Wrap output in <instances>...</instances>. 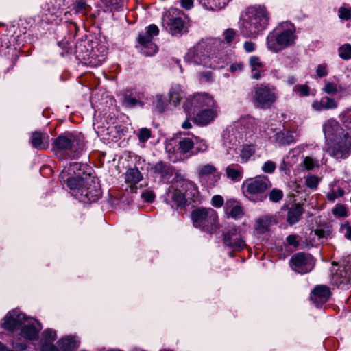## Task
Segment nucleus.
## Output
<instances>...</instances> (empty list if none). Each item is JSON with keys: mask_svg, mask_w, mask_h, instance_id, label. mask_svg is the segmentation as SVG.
Wrapping results in <instances>:
<instances>
[{"mask_svg": "<svg viewBox=\"0 0 351 351\" xmlns=\"http://www.w3.org/2000/svg\"><path fill=\"white\" fill-rule=\"evenodd\" d=\"M269 13L264 6L248 8L242 16L241 33L245 37L255 38L267 27Z\"/></svg>", "mask_w": 351, "mask_h": 351, "instance_id": "1", "label": "nucleus"}, {"mask_svg": "<svg viewBox=\"0 0 351 351\" xmlns=\"http://www.w3.org/2000/svg\"><path fill=\"white\" fill-rule=\"evenodd\" d=\"M298 36L294 25L289 22L279 23L267 36V47L277 53L295 45Z\"/></svg>", "mask_w": 351, "mask_h": 351, "instance_id": "2", "label": "nucleus"}, {"mask_svg": "<svg viewBox=\"0 0 351 351\" xmlns=\"http://www.w3.org/2000/svg\"><path fill=\"white\" fill-rule=\"evenodd\" d=\"M185 60L189 63L201 65L204 67L217 69L223 66V58L211 50L204 42L198 43L186 53Z\"/></svg>", "mask_w": 351, "mask_h": 351, "instance_id": "3", "label": "nucleus"}, {"mask_svg": "<svg viewBox=\"0 0 351 351\" xmlns=\"http://www.w3.org/2000/svg\"><path fill=\"white\" fill-rule=\"evenodd\" d=\"M68 187L75 198L84 203L95 202L101 193L99 183L90 176L79 182L75 180H69Z\"/></svg>", "mask_w": 351, "mask_h": 351, "instance_id": "4", "label": "nucleus"}, {"mask_svg": "<svg viewBox=\"0 0 351 351\" xmlns=\"http://www.w3.org/2000/svg\"><path fill=\"white\" fill-rule=\"evenodd\" d=\"M271 186V182L267 176H257L244 180L241 190L249 200L261 202L267 198L266 192Z\"/></svg>", "mask_w": 351, "mask_h": 351, "instance_id": "5", "label": "nucleus"}, {"mask_svg": "<svg viewBox=\"0 0 351 351\" xmlns=\"http://www.w3.org/2000/svg\"><path fill=\"white\" fill-rule=\"evenodd\" d=\"M193 226L209 234L216 233L219 229L217 213L211 208H197L191 213Z\"/></svg>", "mask_w": 351, "mask_h": 351, "instance_id": "6", "label": "nucleus"}, {"mask_svg": "<svg viewBox=\"0 0 351 351\" xmlns=\"http://www.w3.org/2000/svg\"><path fill=\"white\" fill-rule=\"evenodd\" d=\"M277 99L278 93L276 87L269 84H257L252 91V100L256 108H269Z\"/></svg>", "mask_w": 351, "mask_h": 351, "instance_id": "7", "label": "nucleus"}, {"mask_svg": "<svg viewBox=\"0 0 351 351\" xmlns=\"http://www.w3.org/2000/svg\"><path fill=\"white\" fill-rule=\"evenodd\" d=\"M162 25L172 36H180L187 32L182 11L173 8L163 14Z\"/></svg>", "mask_w": 351, "mask_h": 351, "instance_id": "8", "label": "nucleus"}, {"mask_svg": "<svg viewBox=\"0 0 351 351\" xmlns=\"http://www.w3.org/2000/svg\"><path fill=\"white\" fill-rule=\"evenodd\" d=\"M326 152L335 159H346L351 154V134L349 132L326 144Z\"/></svg>", "mask_w": 351, "mask_h": 351, "instance_id": "9", "label": "nucleus"}, {"mask_svg": "<svg viewBox=\"0 0 351 351\" xmlns=\"http://www.w3.org/2000/svg\"><path fill=\"white\" fill-rule=\"evenodd\" d=\"M75 141L76 137L70 133H64L58 136L53 143L56 156L60 159L73 156V153L75 152Z\"/></svg>", "mask_w": 351, "mask_h": 351, "instance_id": "10", "label": "nucleus"}, {"mask_svg": "<svg viewBox=\"0 0 351 351\" xmlns=\"http://www.w3.org/2000/svg\"><path fill=\"white\" fill-rule=\"evenodd\" d=\"M335 266L337 265L333 263L332 283L338 287L348 289L351 285V258L343 260L337 269L335 268Z\"/></svg>", "mask_w": 351, "mask_h": 351, "instance_id": "11", "label": "nucleus"}, {"mask_svg": "<svg viewBox=\"0 0 351 351\" xmlns=\"http://www.w3.org/2000/svg\"><path fill=\"white\" fill-rule=\"evenodd\" d=\"M159 34L158 27L152 24L146 27L145 32L139 33L138 42L141 46V51L146 56H153L158 50L157 46L153 43V37Z\"/></svg>", "mask_w": 351, "mask_h": 351, "instance_id": "12", "label": "nucleus"}, {"mask_svg": "<svg viewBox=\"0 0 351 351\" xmlns=\"http://www.w3.org/2000/svg\"><path fill=\"white\" fill-rule=\"evenodd\" d=\"M223 237L224 245L234 250L241 251L247 246L241 234V230L234 226L227 229L223 232Z\"/></svg>", "mask_w": 351, "mask_h": 351, "instance_id": "13", "label": "nucleus"}, {"mask_svg": "<svg viewBox=\"0 0 351 351\" xmlns=\"http://www.w3.org/2000/svg\"><path fill=\"white\" fill-rule=\"evenodd\" d=\"M196 173L200 180L206 182V184L210 187L215 186L221 178V173L212 164L199 165L197 168Z\"/></svg>", "mask_w": 351, "mask_h": 351, "instance_id": "14", "label": "nucleus"}, {"mask_svg": "<svg viewBox=\"0 0 351 351\" xmlns=\"http://www.w3.org/2000/svg\"><path fill=\"white\" fill-rule=\"evenodd\" d=\"M290 264L293 270L303 274L311 271L315 263L311 256L304 253H298L291 257Z\"/></svg>", "mask_w": 351, "mask_h": 351, "instance_id": "15", "label": "nucleus"}, {"mask_svg": "<svg viewBox=\"0 0 351 351\" xmlns=\"http://www.w3.org/2000/svg\"><path fill=\"white\" fill-rule=\"evenodd\" d=\"M27 317L19 310L14 309L6 314L1 324L4 329L14 332L21 329Z\"/></svg>", "mask_w": 351, "mask_h": 351, "instance_id": "16", "label": "nucleus"}, {"mask_svg": "<svg viewBox=\"0 0 351 351\" xmlns=\"http://www.w3.org/2000/svg\"><path fill=\"white\" fill-rule=\"evenodd\" d=\"M41 329L42 325L38 320L28 317L20 329V335L26 340H34Z\"/></svg>", "mask_w": 351, "mask_h": 351, "instance_id": "17", "label": "nucleus"}, {"mask_svg": "<svg viewBox=\"0 0 351 351\" xmlns=\"http://www.w3.org/2000/svg\"><path fill=\"white\" fill-rule=\"evenodd\" d=\"M326 144L343 135L346 132L339 123L334 119L327 120L323 125Z\"/></svg>", "mask_w": 351, "mask_h": 351, "instance_id": "18", "label": "nucleus"}, {"mask_svg": "<svg viewBox=\"0 0 351 351\" xmlns=\"http://www.w3.org/2000/svg\"><path fill=\"white\" fill-rule=\"evenodd\" d=\"M330 289L326 285H318L310 294V300L316 305L320 306L328 302L331 296Z\"/></svg>", "mask_w": 351, "mask_h": 351, "instance_id": "19", "label": "nucleus"}, {"mask_svg": "<svg viewBox=\"0 0 351 351\" xmlns=\"http://www.w3.org/2000/svg\"><path fill=\"white\" fill-rule=\"evenodd\" d=\"M81 164L73 162L67 168H64L60 174V180L62 183H65L68 186V181L70 180H77V182L82 181L84 178L81 177Z\"/></svg>", "mask_w": 351, "mask_h": 351, "instance_id": "20", "label": "nucleus"}, {"mask_svg": "<svg viewBox=\"0 0 351 351\" xmlns=\"http://www.w3.org/2000/svg\"><path fill=\"white\" fill-rule=\"evenodd\" d=\"M191 104L194 109L193 112H195L196 108L201 110L206 108H215L217 106L213 97L204 93L195 94L191 100Z\"/></svg>", "mask_w": 351, "mask_h": 351, "instance_id": "21", "label": "nucleus"}, {"mask_svg": "<svg viewBox=\"0 0 351 351\" xmlns=\"http://www.w3.org/2000/svg\"><path fill=\"white\" fill-rule=\"evenodd\" d=\"M217 105L215 108H206L199 110L193 119L198 125H205L212 121L217 115Z\"/></svg>", "mask_w": 351, "mask_h": 351, "instance_id": "22", "label": "nucleus"}, {"mask_svg": "<svg viewBox=\"0 0 351 351\" xmlns=\"http://www.w3.org/2000/svg\"><path fill=\"white\" fill-rule=\"evenodd\" d=\"M249 65L251 69V77L254 80H259L265 73V66L261 58L256 56H250Z\"/></svg>", "mask_w": 351, "mask_h": 351, "instance_id": "23", "label": "nucleus"}, {"mask_svg": "<svg viewBox=\"0 0 351 351\" xmlns=\"http://www.w3.org/2000/svg\"><path fill=\"white\" fill-rule=\"evenodd\" d=\"M145 99L143 93L126 92L123 95V105L127 108H133L137 105L143 106Z\"/></svg>", "mask_w": 351, "mask_h": 351, "instance_id": "24", "label": "nucleus"}, {"mask_svg": "<svg viewBox=\"0 0 351 351\" xmlns=\"http://www.w3.org/2000/svg\"><path fill=\"white\" fill-rule=\"evenodd\" d=\"M30 142L34 148L45 149L49 147V136L47 133L36 131L32 133Z\"/></svg>", "mask_w": 351, "mask_h": 351, "instance_id": "25", "label": "nucleus"}, {"mask_svg": "<svg viewBox=\"0 0 351 351\" xmlns=\"http://www.w3.org/2000/svg\"><path fill=\"white\" fill-rule=\"evenodd\" d=\"M337 106V101L327 96L322 97L320 100H315L312 103V108L315 111L335 109Z\"/></svg>", "mask_w": 351, "mask_h": 351, "instance_id": "26", "label": "nucleus"}, {"mask_svg": "<svg viewBox=\"0 0 351 351\" xmlns=\"http://www.w3.org/2000/svg\"><path fill=\"white\" fill-rule=\"evenodd\" d=\"M225 210L228 217L237 219L243 215V208L241 204L234 199H228L225 204Z\"/></svg>", "mask_w": 351, "mask_h": 351, "instance_id": "27", "label": "nucleus"}, {"mask_svg": "<svg viewBox=\"0 0 351 351\" xmlns=\"http://www.w3.org/2000/svg\"><path fill=\"white\" fill-rule=\"evenodd\" d=\"M143 178L142 173L136 167L128 169L125 173V182L130 184L132 191H133L134 186L141 181Z\"/></svg>", "mask_w": 351, "mask_h": 351, "instance_id": "28", "label": "nucleus"}, {"mask_svg": "<svg viewBox=\"0 0 351 351\" xmlns=\"http://www.w3.org/2000/svg\"><path fill=\"white\" fill-rule=\"evenodd\" d=\"M226 174L233 182H239L243 178V168L238 164H231L226 167Z\"/></svg>", "mask_w": 351, "mask_h": 351, "instance_id": "29", "label": "nucleus"}, {"mask_svg": "<svg viewBox=\"0 0 351 351\" xmlns=\"http://www.w3.org/2000/svg\"><path fill=\"white\" fill-rule=\"evenodd\" d=\"M256 146L252 144L243 145L239 152V162L246 163L251 160V158L256 154Z\"/></svg>", "mask_w": 351, "mask_h": 351, "instance_id": "30", "label": "nucleus"}, {"mask_svg": "<svg viewBox=\"0 0 351 351\" xmlns=\"http://www.w3.org/2000/svg\"><path fill=\"white\" fill-rule=\"evenodd\" d=\"M230 0H199V3L208 10L215 11L225 8Z\"/></svg>", "mask_w": 351, "mask_h": 351, "instance_id": "31", "label": "nucleus"}, {"mask_svg": "<svg viewBox=\"0 0 351 351\" xmlns=\"http://www.w3.org/2000/svg\"><path fill=\"white\" fill-rule=\"evenodd\" d=\"M274 141L280 145H285L294 143L295 138L289 131H280L275 134Z\"/></svg>", "mask_w": 351, "mask_h": 351, "instance_id": "32", "label": "nucleus"}, {"mask_svg": "<svg viewBox=\"0 0 351 351\" xmlns=\"http://www.w3.org/2000/svg\"><path fill=\"white\" fill-rule=\"evenodd\" d=\"M303 213V209L299 204L292 206L288 210L287 213V221L289 224L293 225L300 219L302 214Z\"/></svg>", "mask_w": 351, "mask_h": 351, "instance_id": "33", "label": "nucleus"}, {"mask_svg": "<svg viewBox=\"0 0 351 351\" xmlns=\"http://www.w3.org/2000/svg\"><path fill=\"white\" fill-rule=\"evenodd\" d=\"M62 351H73L78 347V342L71 337L62 339L58 341Z\"/></svg>", "mask_w": 351, "mask_h": 351, "instance_id": "34", "label": "nucleus"}, {"mask_svg": "<svg viewBox=\"0 0 351 351\" xmlns=\"http://www.w3.org/2000/svg\"><path fill=\"white\" fill-rule=\"evenodd\" d=\"M183 96H184L183 92L181 90L180 87L178 86L172 87L169 92L170 101L175 106H176L177 105H178L180 104L181 99L183 98Z\"/></svg>", "mask_w": 351, "mask_h": 351, "instance_id": "35", "label": "nucleus"}, {"mask_svg": "<svg viewBox=\"0 0 351 351\" xmlns=\"http://www.w3.org/2000/svg\"><path fill=\"white\" fill-rule=\"evenodd\" d=\"M272 218L269 216H263L256 221V228L261 232L267 231L271 223Z\"/></svg>", "mask_w": 351, "mask_h": 351, "instance_id": "36", "label": "nucleus"}, {"mask_svg": "<svg viewBox=\"0 0 351 351\" xmlns=\"http://www.w3.org/2000/svg\"><path fill=\"white\" fill-rule=\"evenodd\" d=\"M195 143L189 138H184L179 141V150L182 154H188L193 148Z\"/></svg>", "mask_w": 351, "mask_h": 351, "instance_id": "37", "label": "nucleus"}, {"mask_svg": "<svg viewBox=\"0 0 351 351\" xmlns=\"http://www.w3.org/2000/svg\"><path fill=\"white\" fill-rule=\"evenodd\" d=\"M339 119L343 127L348 130H351V108L344 110L340 114Z\"/></svg>", "mask_w": 351, "mask_h": 351, "instance_id": "38", "label": "nucleus"}, {"mask_svg": "<svg viewBox=\"0 0 351 351\" xmlns=\"http://www.w3.org/2000/svg\"><path fill=\"white\" fill-rule=\"evenodd\" d=\"M90 9L91 7L88 5L86 1L82 0L76 1L74 5V10L75 12L83 16L86 15L88 12H90Z\"/></svg>", "mask_w": 351, "mask_h": 351, "instance_id": "39", "label": "nucleus"}, {"mask_svg": "<svg viewBox=\"0 0 351 351\" xmlns=\"http://www.w3.org/2000/svg\"><path fill=\"white\" fill-rule=\"evenodd\" d=\"M339 56L344 60L351 59V45L346 43L338 48Z\"/></svg>", "mask_w": 351, "mask_h": 351, "instance_id": "40", "label": "nucleus"}, {"mask_svg": "<svg viewBox=\"0 0 351 351\" xmlns=\"http://www.w3.org/2000/svg\"><path fill=\"white\" fill-rule=\"evenodd\" d=\"M344 195V191L339 186H333L330 191L326 193V198L330 202L335 201L337 198Z\"/></svg>", "mask_w": 351, "mask_h": 351, "instance_id": "41", "label": "nucleus"}, {"mask_svg": "<svg viewBox=\"0 0 351 351\" xmlns=\"http://www.w3.org/2000/svg\"><path fill=\"white\" fill-rule=\"evenodd\" d=\"M171 197L177 206H183L185 204V196L180 191L175 190Z\"/></svg>", "mask_w": 351, "mask_h": 351, "instance_id": "42", "label": "nucleus"}, {"mask_svg": "<svg viewBox=\"0 0 351 351\" xmlns=\"http://www.w3.org/2000/svg\"><path fill=\"white\" fill-rule=\"evenodd\" d=\"M155 172L161 174L162 176H167L171 173V168L163 162L156 163L154 167Z\"/></svg>", "mask_w": 351, "mask_h": 351, "instance_id": "43", "label": "nucleus"}, {"mask_svg": "<svg viewBox=\"0 0 351 351\" xmlns=\"http://www.w3.org/2000/svg\"><path fill=\"white\" fill-rule=\"evenodd\" d=\"M321 179L315 175H308L305 178V184L311 189H317Z\"/></svg>", "mask_w": 351, "mask_h": 351, "instance_id": "44", "label": "nucleus"}, {"mask_svg": "<svg viewBox=\"0 0 351 351\" xmlns=\"http://www.w3.org/2000/svg\"><path fill=\"white\" fill-rule=\"evenodd\" d=\"M332 214L338 217H346L348 215V208L341 204H337L332 210Z\"/></svg>", "mask_w": 351, "mask_h": 351, "instance_id": "45", "label": "nucleus"}, {"mask_svg": "<svg viewBox=\"0 0 351 351\" xmlns=\"http://www.w3.org/2000/svg\"><path fill=\"white\" fill-rule=\"evenodd\" d=\"M313 232L318 239L327 238L330 234V229L328 226L319 227L315 229Z\"/></svg>", "mask_w": 351, "mask_h": 351, "instance_id": "46", "label": "nucleus"}, {"mask_svg": "<svg viewBox=\"0 0 351 351\" xmlns=\"http://www.w3.org/2000/svg\"><path fill=\"white\" fill-rule=\"evenodd\" d=\"M293 90L300 97L308 96L310 94V88L306 84L295 85Z\"/></svg>", "mask_w": 351, "mask_h": 351, "instance_id": "47", "label": "nucleus"}, {"mask_svg": "<svg viewBox=\"0 0 351 351\" xmlns=\"http://www.w3.org/2000/svg\"><path fill=\"white\" fill-rule=\"evenodd\" d=\"M43 339L45 343H51L56 338V332L54 330L47 329L43 332Z\"/></svg>", "mask_w": 351, "mask_h": 351, "instance_id": "48", "label": "nucleus"}, {"mask_svg": "<svg viewBox=\"0 0 351 351\" xmlns=\"http://www.w3.org/2000/svg\"><path fill=\"white\" fill-rule=\"evenodd\" d=\"M322 90L328 95H335L338 92V86L334 82H326Z\"/></svg>", "mask_w": 351, "mask_h": 351, "instance_id": "49", "label": "nucleus"}, {"mask_svg": "<svg viewBox=\"0 0 351 351\" xmlns=\"http://www.w3.org/2000/svg\"><path fill=\"white\" fill-rule=\"evenodd\" d=\"M282 197L283 192L280 189H274L270 191L269 194V198L270 201L274 202H279L280 199H282Z\"/></svg>", "mask_w": 351, "mask_h": 351, "instance_id": "50", "label": "nucleus"}, {"mask_svg": "<svg viewBox=\"0 0 351 351\" xmlns=\"http://www.w3.org/2000/svg\"><path fill=\"white\" fill-rule=\"evenodd\" d=\"M303 164L306 170H311L318 165V162L312 157L306 156L303 160Z\"/></svg>", "mask_w": 351, "mask_h": 351, "instance_id": "51", "label": "nucleus"}, {"mask_svg": "<svg viewBox=\"0 0 351 351\" xmlns=\"http://www.w3.org/2000/svg\"><path fill=\"white\" fill-rule=\"evenodd\" d=\"M276 163L271 160H268L263 165L261 169L264 173H272L276 170Z\"/></svg>", "mask_w": 351, "mask_h": 351, "instance_id": "52", "label": "nucleus"}, {"mask_svg": "<svg viewBox=\"0 0 351 351\" xmlns=\"http://www.w3.org/2000/svg\"><path fill=\"white\" fill-rule=\"evenodd\" d=\"M138 139L141 142L147 141L151 136V131L146 128H141L138 133Z\"/></svg>", "mask_w": 351, "mask_h": 351, "instance_id": "53", "label": "nucleus"}, {"mask_svg": "<svg viewBox=\"0 0 351 351\" xmlns=\"http://www.w3.org/2000/svg\"><path fill=\"white\" fill-rule=\"evenodd\" d=\"M339 16L341 19L349 20L351 17V9L341 7L339 10Z\"/></svg>", "mask_w": 351, "mask_h": 351, "instance_id": "54", "label": "nucleus"}, {"mask_svg": "<svg viewBox=\"0 0 351 351\" xmlns=\"http://www.w3.org/2000/svg\"><path fill=\"white\" fill-rule=\"evenodd\" d=\"M223 198L219 195H215L211 199V204L215 208H221L223 205Z\"/></svg>", "mask_w": 351, "mask_h": 351, "instance_id": "55", "label": "nucleus"}, {"mask_svg": "<svg viewBox=\"0 0 351 351\" xmlns=\"http://www.w3.org/2000/svg\"><path fill=\"white\" fill-rule=\"evenodd\" d=\"M199 81L203 82H209L212 81L213 73L211 71H205L199 74Z\"/></svg>", "mask_w": 351, "mask_h": 351, "instance_id": "56", "label": "nucleus"}, {"mask_svg": "<svg viewBox=\"0 0 351 351\" xmlns=\"http://www.w3.org/2000/svg\"><path fill=\"white\" fill-rule=\"evenodd\" d=\"M341 231L346 239L351 240V226L350 224H343L341 226Z\"/></svg>", "mask_w": 351, "mask_h": 351, "instance_id": "57", "label": "nucleus"}, {"mask_svg": "<svg viewBox=\"0 0 351 351\" xmlns=\"http://www.w3.org/2000/svg\"><path fill=\"white\" fill-rule=\"evenodd\" d=\"M235 35L236 32L233 29H228L224 32V38L226 42L230 43L234 40Z\"/></svg>", "mask_w": 351, "mask_h": 351, "instance_id": "58", "label": "nucleus"}, {"mask_svg": "<svg viewBox=\"0 0 351 351\" xmlns=\"http://www.w3.org/2000/svg\"><path fill=\"white\" fill-rule=\"evenodd\" d=\"M141 197L147 202H152L155 198V195L151 191H146L142 193Z\"/></svg>", "mask_w": 351, "mask_h": 351, "instance_id": "59", "label": "nucleus"}, {"mask_svg": "<svg viewBox=\"0 0 351 351\" xmlns=\"http://www.w3.org/2000/svg\"><path fill=\"white\" fill-rule=\"evenodd\" d=\"M317 76L322 77L328 74L326 66L324 64H319L316 69Z\"/></svg>", "mask_w": 351, "mask_h": 351, "instance_id": "60", "label": "nucleus"}, {"mask_svg": "<svg viewBox=\"0 0 351 351\" xmlns=\"http://www.w3.org/2000/svg\"><path fill=\"white\" fill-rule=\"evenodd\" d=\"M196 149L197 152H204L206 151L208 145L205 141L199 140L196 141Z\"/></svg>", "mask_w": 351, "mask_h": 351, "instance_id": "61", "label": "nucleus"}, {"mask_svg": "<svg viewBox=\"0 0 351 351\" xmlns=\"http://www.w3.org/2000/svg\"><path fill=\"white\" fill-rule=\"evenodd\" d=\"M103 1L112 8H117L122 6L123 0H103Z\"/></svg>", "mask_w": 351, "mask_h": 351, "instance_id": "62", "label": "nucleus"}, {"mask_svg": "<svg viewBox=\"0 0 351 351\" xmlns=\"http://www.w3.org/2000/svg\"><path fill=\"white\" fill-rule=\"evenodd\" d=\"M243 47L246 52L251 53L255 51L256 44L252 41H246L243 44Z\"/></svg>", "mask_w": 351, "mask_h": 351, "instance_id": "63", "label": "nucleus"}, {"mask_svg": "<svg viewBox=\"0 0 351 351\" xmlns=\"http://www.w3.org/2000/svg\"><path fill=\"white\" fill-rule=\"evenodd\" d=\"M42 351H59L51 343H43L41 347Z\"/></svg>", "mask_w": 351, "mask_h": 351, "instance_id": "64", "label": "nucleus"}]
</instances>
